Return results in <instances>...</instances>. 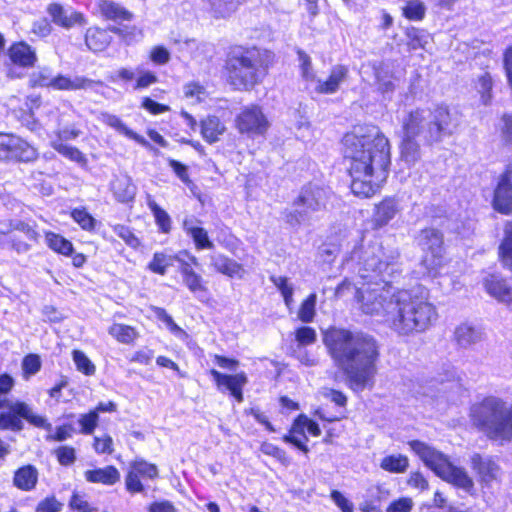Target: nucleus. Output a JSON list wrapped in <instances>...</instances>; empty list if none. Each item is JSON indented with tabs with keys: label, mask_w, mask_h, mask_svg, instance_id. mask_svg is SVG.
I'll return each mask as SVG.
<instances>
[{
	"label": "nucleus",
	"mask_w": 512,
	"mask_h": 512,
	"mask_svg": "<svg viewBox=\"0 0 512 512\" xmlns=\"http://www.w3.org/2000/svg\"><path fill=\"white\" fill-rule=\"evenodd\" d=\"M86 481L90 483H101L104 485H113L120 480V473L114 466L87 470L84 473Z\"/></svg>",
	"instance_id": "obj_26"
},
{
	"label": "nucleus",
	"mask_w": 512,
	"mask_h": 512,
	"mask_svg": "<svg viewBox=\"0 0 512 512\" xmlns=\"http://www.w3.org/2000/svg\"><path fill=\"white\" fill-rule=\"evenodd\" d=\"M219 390H228L230 393L237 389H243L247 384L248 379L244 372L237 373L235 375H228L220 373L219 371L212 369L210 371Z\"/></svg>",
	"instance_id": "obj_21"
},
{
	"label": "nucleus",
	"mask_w": 512,
	"mask_h": 512,
	"mask_svg": "<svg viewBox=\"0 0 512 512\" xmlns=\"http://www.w3.org/2000/svg\"><path fill=\"white\" fill-rule=\"evenodd\" d=\"M62 507V503H60L54 496H51L46 497L38 503L36 512H60Z\"/></svg>",
	"instance_id": "obj_62"
},
{
	"label": "nucleus",
	"mask_w": 512,
	"mask_h": 512,
	"mask_svg": "<svg viewBox=\"0 0 512 512\" xmlns=\"http://www.w3.org/2000/svg\"><path fill=\"white\" fill-rule=\"evenodd\" d=\"M22 368L25 375H34L41 368L40 357L36 354H29L24 357Z\"/></svg>",
	"instance_id": "obj_59"
},
{
	"label": "nucleus",
	"mask_w": 512,
	"mask_h": 512,
	"mask_svg": "<svg viewBox=\"0 0 512 512\" xmlns=\"http://www.w3.org/2000/svg\"><path fill=\"white\" fill-rule=\"evenodd\" d=\"M331 499L341 509L342 512H354L353 503L348 500L341 492L333 490L331 492Z\"/></svg>",
	"instance_id": "obj_64"
},
{
	"label": "nucleus",
	"mask_w": 512,
	"mask_h": 512,
	"mask_svg": "<svg viewBox=\"0 0 512 512\" xmlns=\"http://www.w3.org/2000/svg\"><path fill=\"white\" fill-rule=\"evenodd\" d=\"M131 467L137 472L140 478L155 479L158 477V469L156 465L148 463L144 460L133 462Z\"/></svg>",
	"instance_id": "obj_50"
},
{
	"label": "nucleus",
	"mask_w": 512,
	"mask_h": 512,
	"mask_svg": "<svg viewBox=\"0 0 512 512\" xmlns=\"http://www.w3.org/2000/svg\"><path fill=\"white\" fill-rule=\"evenodd\" d=\"M457 126L449 110L445 106H437L411 111L403 121L404 138L401 144V159L409 166L420 159V147L415 141L433 144L440 142L443 137L451 135Z\"/></svg>",
	"instance_id": "obj_4"
},
{
	"label": "nucleus",
	"mask_w": 512,
	"mask_h": 512,
	"mask_svg": "<svg viewBox=\"0 0 512 512\" xmlns=\"http://www.w3.org/2000/svg\"><path fill=\"white\" fill-rule=\"evenodd\" d=\"M492 85V78L488 73L482 74L476 82V89L480 94L481 101L484 105H488L491 102Z\"/></svg>",
	"instance_id": "obj_45"
},
{
	"label": "nucleus",
	"mask_w": 512,
	"mask_h": 512,
	"mask_svg": "<svg viewBox=\"0 0 512 512\" xmlns=\"http://www.w3.org/2000/svg\"><path fill=\"white\" fill-rule=\"evenodd\" d=\"M409 446L442 480L467 493L474 491V481L465 468L454 465L446 455L422 441H410Z\"/></svg>",
	"instance_id": "obj_8"
},
{
	"label": "nucleus",
	"mask_w": 512,
	"mask_h": 512,
	"mask_svg": "<svg viewBox=\"0 0 512 512\" xmlns=\"http://www.w3.org/2000/svg\"><path fill=\"white\" fill-rule=\"evenodd\" d=\"M57 460L61 465L69 466L76 460L75 449L69 446H61L55 451Z\"/></svg>",
	"instance_id": "obj_58"
},
{
	"label": "nucleus",
	"mask_w": 512,
	"mask_h": 512,
	"mask_svg": "<svg viewBox=\"0 0 512 512\" xmlns=\"http://www.w3.org/2000/svg\"><path fill=\"white\" fill-rule=\"evenodd\" d=\"M94 449L99 454H111L113 452V440L111 436L94 437Z\"/></svg>",
	"instance_id": "obj_61"
},
{
	"label": "nucleus",
	"mask_w": 512,
	"mask_h": 512,
	"mask_svg": "<svg viewBox=\"0 0 512 512\" xmlns=\"http://www.w3.org/2000/svg\"><path fill=\"white\" fill-rule=\"evenodd\" d=\"M438 319L430 291L423 285L398 290L389 327L398 335L409 336L428 330Z\"/></svg>",
	"instance_id": "obj_5"
},
{
	"label": "nucleus",
	"mask_w": 512,
	"mask_h": 512,
	"mask_svg": "<svg viewBox=\"0 0 512 512\" xmlns=\"http://www.w3.org/2000/svg\"><path fill=\"white\" fill-rule=\"evenodd\" d=\"M408 467L409 460L402 454L385 456L380 462V468L390 473H404Z\"/></svg>",
	"instance_id": "obj_36"
},
{
	"label": "nucleus",
	"mask_w": 512,
	"mask_h": 512,
	"mask_svg": "<svg viewBox=\"0 0 512 512\" xmlns=\"http://www.w3.org/2000/svg\"><path fill=\"white\" fill-rule=\"evenodd\" d=\"M101 121L104 124L115 129L120 134H123L126 137L135 140L137 143L141 144L142 146L149 147V148L151 147L149 142L143 136H141V135L135 133L134 131H132L131 129H129L118 116L109 114V113H103V114H101Z\"/></svg>",
	"instance_id": "obj_25"
},
{
	"label": "nucleus",
	"mask_w": 512,
	"mask_h": 512,
	"mask_svg": "<svg viewBox=\"0 0 512 512\" xmlns=\"http://www.w3.org/2000/svg\"><path fill=\"white\" fill-rule=\"evenodd\" d=\"M73 361L78 371L85 375H93L96 371L95 365L86 356V354L80 350L73 351Z\"/></svg>",
	"instance_id": "obj_49"
},
{
	"label": "nucleus",
	"mask_w": 512,
	"mask_h": 512,
	"mask_svg": "<svg viewBox=\"0 0 512 512\" xmlns=\"http://www.w3.org/2000/svg\"><path fill=\"white\" fill-rule=\"evenodd\" d=\"M210 261L215 270L221 274L238 278H242L244 275L242 265L222 254L211 255Z\"/></svg>",
	"instance_id": "obj_24"
},
{
	"label": "nucleus",
	"mask_w": 512,
	"mask_h": 512,
	"mask_svg": "<svg viewBox=\"0 0 512 512\" xmlns=\"http://www.w3.org/2000/svg\"><path fill=\"white\" fill-rule=\"evenodd\" d=\"M198 223L196 219H185L183 229L193 239L197 250L212 249L214 244L210 241L207 231Z\"/></svg>",
	"instance_id": "obj_23"
},
{
	"label": "nucleus",
	"mask_w": 512,
	"mask_h": 512,
	"mask_svg": "<svg viewBox=\"0 0 512 512\" xmlns=\"http://www.w3.org/2000/svg\"><path fill=\"white\" fill-rule=\"evenodd\" d=\"M271 54L256 47L237 48L226 60L227 80L234 89L249 91L268 73Z\"/></svg>",
	"instance_id": "obj_6"
},
{
	"label": "nucleus",
	"mask_w": 512,
	"mask_h": 512,
	"mask_svg": "<svg viewBox=\"0 0 512 512\" xmlns=\"http://www.w3.org/2000/svg\"><path fill=\"white\" fill-rule=\"evenodd\" d=\"M45 240L48 247L59 254L68 256L73 252L72 243L59 234L46 232Z\"/></svg>",
	"instance_id": "obj_39"
},
{
	"label": "nucleus",
	"mask_w": 512,
	"mask_h": 512,
	"mask_svg": "<svg viewBox=\"0 0 512 512\" xmlns=\"http://www.w3.org/2000/svg\"><path fill=\"white\" fill-rule=\"evenodd\" d=\"M71 217L84 230H92L95 226V219L85 209H74Z\"/></svg>",
	"instance_id": "obj_52"
},
{
	"label": "nucleus",
	"mask_w": 512,
	"mask_h": 512,
	"mask_svg": "<svg viewBox=\"0 0 512 512\" xmlns=\"http://www.w3.org/2000/svg\"><path fill=\"white\" fill-rule=\"evenodd\" d=\"M376 78L378 81L379 91L385 98H390L396 87L393 78L382 68L377 71Z\"/></svg>",
	"instance_id": "obj_46"
},
{
	"label": "nucleus",
	"mask_w": 512,
	"mask_h": 512,
	"mask_svg": "<svg viewBox=\"0 0 512 512\" xmlns=\"http://www.w3.org/2000/svg\"><path fill=\"white\" fill-rule=\"evenodd\" d=\"M344 154L350 160L351 190L359 197L369 198L386 180L391 164L388 139L377 126L365 125L346 134Z\"/></svg>",
	"instance_id": "obj_2"
},
{
	"label": "nucleus",
	"mask_w": 512,
	"mask_h": 512,
	"mask_svg": "<svg viewBox=\"0 0 512 512\" xmlns=\"http://www.w3.org/2000/svg\"><path fill=\"white\" fill-rule=\"evenodd\" d=\"M37 158V150L28 142L12 134L0 133L1 160L32 162Z\"/></svg>",
	"instance_id": "obj_13"
},
{
	"label": "nucleus",
	"mask_w": 512,
	"mask_h": 512,
	"mask_svg": "<svg viewBox=\"0 0 512 512\" xmlns=\"http://www.w3.org/2000/svg\"><path fill=\"white\" fill-rule=\"evenodd\" d=\"M316 294H310L301 304L298 311V318L304 323H310L315 316Z\"/></svg>",
	"instance_id": "obj_44"
},
{
	"label": "nucleus",
	"mask_w": 512,
	"mask_h": 512,
	"mask_svg": "<svg viewBox=\"0 0 512 512\" xmlns=\"http://www.w3.org/2000/svg\"><path fill=\"white\" fill-rule=\"evenodd\" d=\"M173 257L162 252L154 254L152 261L149 263V269L157 274L164 275L169 266L172 265Z\"/></svg>",
	"instance_id": "obj_47"
},
{
	"label": "nucleus",
	"mask_w": 512,
	"mask_h": 512,
	"mask_svg": "<svg viewBox=\"0 0 512 512\" xmlns=\"http://www.w3.org/2000/svg\"><path fill=\"white\" fill-rule=\"evenodd\" d=\"M112 32L119 35L126 44H132L134 42H138L143 38V32L136 26L124 25L122 27H112L110 28Z\"/></svg>",
	"instance_id": "obj_42"
},
{
	"label": "nucleus",
	"mask_w": 512,
	"mask_h": 512,
	"mask_svg": "<svg viewBox=\"0 0 512 512\" xmlns=\"http://www.w3.org/2000/svg\"><path fill=\"white\" fill-rule=\"evenodd\" d=\"M330 191L316 184L304 186L293 203L294 208L282 213L284 221L292 227L306 222L310 215L326 207Z\"/></svg>",
	"instance_id": "obj_9"
},
{
	"label": "nucleus",
	"mask_w": 512,
	"mask_h": 512,
	"mask_svg": "<svg viewBox=\"0 0 512 512\" xmlns=\"http://www.w3.org/2000/svg\"><path fill=\"white\" fill-rule=\"evenodd\" d=\"M349 74L347 66L342 64L334 65L325 79L317 78L313 88L319 94H335L340 86L346 82Z\"/></svg>",
	"instance_id": "obj_17"
},
{
	"label": "nucleus",
	"mask_w": 512,
	"mask_h": 512,
	"mask_svg": "<svg viewBox=\"0 0 512 512\" xmlns=\"http://www.w3.org/2000/svg\"><path fill=\"white\" fill-rule=\"evenodd\" d=\"M183 283L192 293H202L206 292V287L203 284L202 277L196 272L182 278Z\"/></svg>",
	"instance_id": "obj_57"
},
{
	"label": "nucleus",
	"mask_w": 512,
	"mask_h": 512,
	"mask_svg": "<svg viewBox=\"0 0 512 512\" xmlns=\"http://www.w3.org/2000/svg\"><path fill=\"white\" fill-rule=\"evenodd\" d=\"M8 56L13 64L21 67H31L37 60L35 51L24 42L13 44L8 50Z\"/></svg>",
	"instance_id": "obj_22"
},
{
	"label": "nucleus",
	"mask_w": 512,
	"mask_h": 512,
	"mask_svg": "<svg viewBox=\"0 0 512 512\" xmlns=\"http://www.w3.org/2000/svg\"><path fill=\"white\" fill-rule=\"evenodd\" d=\"M417 240L424 252L422 265L429 276L436 277L444 265L443 235L436 229L426 228L421 230Z\"/></svg>",
	"instance_id": "obj_11"
},
{
	"label": "nucleus",
	"mask_w": 512,
	"mask_h": 512,
	"mask_svg": "<svg viewBox=\"0 0 512 512\" xmlns=\"http://www.w3.org/2000/svg\"><path fill=\"white\" fill-rule=\"evenodd\" d=\"M112 191L119 202L132 201L136 194V187L128 176L117 177L112 182Z\"/></svg>",
	"instance_id": "obj_30"
},
{
	"label": "nucleus",
	"mask_w": 512,
	"mask_h": 512,
	"mask_svg": "<svg viewBox=\"0 0 512 512\" xmlns=\"http://www.w3.org/2000/svg\"><path fill=\"white\" fill-rule=\"evenodd\" d=\"M99 416L97 411H90L87 414H82L79 418V424L81 425V432L83 434H91L98 424Z\"/></svg>",
	"instance_id": "obj_55"
},
{
	"label": "nucleus",
	"mask_w": 512,
	"mask_h": 512,
	"mask_svg": "<svg viewBox=\"0 0 512 512\" xmlns=\"http://www.w3.org/2000/svg\"><path fill=\"white\" fill-rule=\"evenodd\" d=\"M454 335L457 343L464 348L470 347L482 339L481 331L467 323L459 325Z\"/></svg>",
	"instance_id": "obj_33"
},
{
	"label": "nucleus",
	"mask_w": 512,
	"mask_h": 512,
	"mask_svg": "<svg viewBox=\"0 0 512 512\" xmlns=\"http://www.w3.org/2000/svg\"><path fill=\"white\" fill-rule=\"evenodd\" d=\"M38 481V471L33 465H25L16 470L13 483L23 491H31Z\"/></svg>",
	"instance_id": "obj_27"
},
{
	"label": "nucleus",
	"mask_w": 512,
	"mask_h": 512,
	"mask_svg": "<svg viewBox=\"0 0 512 512\" xmlns=\"http://www.w3.org/2000/svg\"><path fill=\"white\" fill-rule=\"evenodd\" d=\"M470 418L490 440L512 442V402L486 397L471 407Z\"/></svg>",
	"instance_id": "obj_7"
},
{
	"label": "nucleus",
	"mask_w": 512,
	"mask_h": 512,
	"mask_svg": "<svg viewBox=\"0 0 512 512\" xmlns=\"http://www.w3.org/2000/svg\"><path fill=\"white\" fill-rule=\"evenodd\" d=\"M178 45V50L187 53L190 57L198 62L205 60L211 52V46L208 43L197 41L193 38H185L183 40H174Z\"/></svg>",
	"instance_id": "obj_19"
},
{
	"label": "nucleus",
	"mask_w": 512,
	"mask_h": 512,
	"mask_svg": "<svg viewBox=\"0 0 512 512\" xmlns=\"http://www.w3.org/2000/svg\"><path fill=\"white\" fill-rule=\"evenodd\" d=\"M398 205L395 199L386 198L376 206L373 222L376 227H383L398 213Z\"/></svg>",
	"instance_id": "obj_28"
},
{
	"label": "nucleus",
	"mask_w": 512,
	"mask_h": 512,
	"mask_svg": "<svg viewBox=\"0 0 512 512\" xmlns=\"http://www.w3.org/2000/svg\"><path fill=\"white\" fill-rule=\"evenodd\" d=\"M225 129L224 124L216 116H208L201 122V134L208 143L217 142Z\"/></svg>",
	"instance_id": "obj_32"
},
{
	"label": "nucleus",
	"mask_w": 512,
	"mask_h": 512,
	"mask_svg": "<svg viewBox=\"0 0 512 512\" xmlns=\"http://www.w3.org/2000/svg\"><path fill=\"white\" fill-rule=\"evenodd\" d=\"M136 71L138 77L136 79L134 89H145L158 82V78L155 73L140 68H137Z\"/></svg>",
	"instance_id": "obj_54"
},
{
	"label": "nucleus",
	"mask_w": 512,
	"mask_h": 512,
	"mask_svg": "<svg viewBox=\"0 0 512 512\" xmlns=\"http://www.w3.org/2000/svg\"><path fill=\"white\" fill-rule=\"evenodd\" d=\"M345 265L354 269L363 280L356 287L344 280L336 288L335 294L342 297L346 290L355 288V297L363 313L380 317L389 325L390 312L394 310L396 293L391 280L402 272L400 253L395 248H385L379 242L354 248Z\"/></svg>",
	"instance_id": "obj_1"
},
{
	"label": "nucleus",
	"mask_w": 512,
	"mask_h": 512,
	"mask_svg": "<svg viewBox=\"0 0 512 512\" xmlns=\"http://www.w3.org/2000/svg\"><path fill=\"white\" fill-rule=\"evenodd\" d=\"M484 286L487 293L492 297L507 304L512 303V289L501 277L490 275L485 279Z\"/></svg>",
	"instance_id": "obj_20"
},
{
	"label": "nucleus",
	"mask_w": 512,
	"mask_h": 512,
	"mask_svg": "<svg viewBox=\"0 0 512 512\" xmlns=\"http://www.w3.org/2000/svg\"><path fill=\"white\" fill-rule=\"evenodd\" d=\"M299 61H300V67H301V74L303 79L314 86L317 77L316 74L312 68V62L311 58L303 51H298Z\"/></svg>",
	"instance_id": "obj_48"
},
{
	"label": "nucleus",
	"mask_w": 512,
	"mask_h": 512,
	"mask_svg": "<svg viewBox=\"0 0 512 512\" xmlns=\"http://www.w3.org/2000/svg\"><path fill=\"white\" fill-rule=\"evenodd\" d=\"M125 484L126 489L131 493H140L143 492L144 490V486L141 483L140 476L131 466L126 476Z\"/></svg>",
	"instance_id": "obj_60"
},
{
	"label": "nucleus",
	"mask_w": 512,
	"mask_h": 512,
	"mask_svg": "<svg viewBox=\"0 0 512 512\" xmlns=\"http://www.w3.org/2000/svg\"><path fill=\"white\" fill-rule=\"evenodd\" d=\"M147 205L155 218L159 230L165 234L169 233L172 228L169 214L151 198L148 199Z\"/></svg>",
	"instance_id": "obj_40"
},
{
	"label": "nucleus",
	"mask_w": 512,
	"mask_h": 512,
	"mask_svg": "<svg viewBox=\"0 0 512 512\" xmlns=\"http://www.w3.org/2000/svg\"><path fill=\"white\" fill-rule=\"evenodd\" d=\"M409 38V46L411 49L416 50L418 48H425L428 44L429 35L420 31L419 29L412 28L407 32Z\"/></svg>",
	"instance_id": "obj_53"
},
{
	"label": "nucleus",
	"mask_w": 512,
	"mask_h": 512,
	"mask_svg": "<svg viewBox=\"0 0 512 512\" xmlns=\"http://www.w3.org/2000/svg\"><path fill=\"white\" fill-rule=\"evenodd\" d=\"M295 339L298 346H308L316 342L317 334L314 328L302 326L295 331Z\"/></svg>",
	"instance_id": "obj_51"
},
{
	"label": "nucleus",
	"mask_w": 512,
	"mask_h": 512,
	"mask_svg": "<svg viewBox=\"0 0 512 512\" xmlns=\"http://www.w3.org/2000/svg\"><path fill=\"white\" fill-rule=\"evenodd\" d=\"M509 174L504 172L497 183L494 190L492 201L493 208L504 215L512 213V183Z\"/></svg>",
	"instance_id": "obj_16"
},
{
	"label": "nucleus",
	"mask_w": 512,
	"mask_h": 512,
	"mask_svg": "<svg viewBox=\"0 0 512 512\" xmlns=\"http://www.w3.org/2000/svg\"><path fill=\"white\" fill-rule=\"evenodd\" d=\"M47 12L56 25L66 29L84 23V17L80 12L74 11L71 7L63 6L57 2L50 4L47 8Z\"/></svg>",
	"instance_id": "obj_18"
},
{
	"label": "nucleus",
	"mask_w": 512,
	"mask_h": 512,
	"mask_svg": "<svg viewBox=\"0 0 512 512\" xmlns=\"http://www.w3.org/2000/svg\"><path fill=\"white\" fill-rule=\"evenodd\" d=\"M470 462L483 486L490 487L500 480L501 468L492 458L475 453L471 456Z\"/></svg>",
	"instance_id": "obj_15"
},
{
	"label": "nucleus",
	"mask_w": 512,
	"mask_h": 512,
	"mask_svg": "<svg viewBox=\"0 0 512 512\" xmlns=\"http://www.w3.org/2000/svg\"><path fill=\"white\" fill-rule=\"evenodd\" d=\"M424 13L425 8L422 2H407V5L403 7L404 16L410 20H420L423 18Z\"/></svg>",
	"instance_id": "obj_56"
},
{
	"label": "nucleus",
	"mask_w": 512,
	"mask_h": 512,
	"mask_svg": "<svg viewBox=\"0 0 512 512\" xmlns=\"http://www.w3.org/2000/svg\"><path fill=\"white\" fill-rule=\"evenodd\" d=\"M108 333L118 342L123 344H130L138 337V332L135 328L119 323H115L110 326Z\"/></svg>",
	"instance_id": "obj_38"
},
{
	"label": "nucleus",
	"mask_w": 512,
	"mask_h": 512,
	"mask_svg": "<svg viewBox=\"0 0 512 512\" xmlns=\"http://www.w3.org/2000/svg\"><path fill=\"white\" fill-rule=\"evenodd\" d=\"M323 343L353 390L362 391L373 381L377 372L379 346L372 336L331 327L324 332Z\"/></svg>",
	"instance_id": "obj_3"
},
{
	"label": "nucleus",
	"mask_w": 512,
	"mask_h": 512,
	"mask_svg": "<svg viewBox=\"0 0 512 512\" xmlns=\"http://www.w3.org/2000/svg\"><path fill=\"white\" fill-rule=\"evenodd\" d=\"M237 9L236 2H204L203 11L212 20L226 19Z\"/></svg>",
	"instance_id": "obj_31"
},
{
	"label": "nucleus",
	"mask_w": 512,
	"mask_h": 512,
	"mask_svg": "<svg viewBox=\"0 0 512 512\" xmlns=\"http://www.w3.org/2000/svg\"><path fill=\"white\" fill-rule=\"evenodd\" d=\"M270 123L257 105L246 106L236 117V127L240 133L248 135H264Z\"/></svg>",
	"instance_id": "obj_14"
},
{
	"label": "nucleus",
	"mask_w": 512,
	"mask_h": 512,
	"mask_svg": "<svg viewBox=\"0 0 512 512\" xmlns=\"http://www.w3.org/2000/svg\"><path fill=\"white\" fill-rule=\"evenodd\" d=\"M54 134L55 138L53 140H59L64 143L65 141L76 139L81 134V131L74 124H69L65 114H61L58 118Z\"/></svg>",
	"instance_id": "obj_35"
},
{
	"label": "nucleus",
	"mask_w": 512,
	"mask_h": 512,
	"mask_svg": "<svg viewBox=\"0 0 512 512\" xmlns=\"http://www.w3.org/2000/svg\"><path fill=\"white\" fill-rule=\"evenodd\" d=\"M30 84L32 87L49 88L57 91H76L92 89L95 85H102L101 81L89 79L84 76H75L73 78L55 74L50 67H42L30 75Z\"/></svg>",
	"instance_id": "obj_10"
},
{
	"label": "nucleus",
	"mask_w": 512,
	"mask_h": 512,
	"mask_svg": "<svg viewBox=\"0 0 512 512\" xmlns=\"http://www.w3.org/2000/svg\"><path fill=\"white\" fill-rule=\"evenodd\" d=\"M504 236L499 245L498 254L501 262L507 268H512V221L504 225Z\"/></svg>",
	"instance_id": "obj_34"
},
{
	"label": "nucleus",
	"mask_w": 512,
	"mask_h": 512,
	"mask_svg": "<svg viewBox=\"0 0 512 512\" xmlns=\"http://www.w3.org/2000/svg\"><path fill=\"white\" fill-rule=\"evenodd\" d=\"M111 42V36L106 30L92 27L85 34V43L93 52L105 50Z\"/></svg>",
	"instance_id": "obj_29"
},
{
	"label": "nucleus",
	"mask_w": 512,
	"mask_h": 512,
	"mask_svg": "<svg viewBox=\"0 0 512 512\" xmlns=\"http://www.w3.org/2000/svg\"><path fill=\"white\" fill-rule=\"evenodd\" d=\"M12 231H20L24 233L26 237L31 241L38 242L39 240V233L35 230V228L23 221H10V228H8L7 230H1L3 234H9Z\"/></svg>",
	"instance_id": "obj_43"
},
{
	"label": "nucleus",
	"mask_w": 512,
	"mask_h": 512,
	"mask_svg": "<svg viewBox=\"0 0 512 512\" xmlns=\"http://www.w3.org/2000/svg\"><path fill=\"white\" fill-rule=\"evenodd\" d=\"M100 11L102 16L108 20H129L132 17V14L118 2H101Z\"/></svg>",
	"instance_id": "obj_37"
},
{
	"label": "nucleus",
	"mask_w": 512,
	"mask_h": 512,
	"mask_svg": "<svg viewBox=\"0 0 512 512\" xmlns=\"http://www.w3.org/2000/svg\"><path fill=\"white\" fill-rule=\"evenodd\" d=\"M413 501L411 498L403 497L393 501L388 507L387 512H410L413 508Z\"/></svg>",
	"instance_id": "obj_63"
},
{
	"label": "nucleus",
	"mask_w": 512,
	"mask_h": 512,
	"mask_svg": "<svg viewBox=\"0 0 512 512\" xmlns=\"http://www.w3.org/2000/svg\"><path fill=\"white\" fill-rule=\"evenodd\" d=\"M51 146L55 151L71 161H74L78 164L86 163L84 154L76 147L69 146L60 142L59 140H51Z\"/></svg>",
	"instance_id": "obj_41"
},
{
	"label": "nucleus",
	"mask_w": 512,
	"mask_h": 512,
	"mask_svg": "<svg viewBox=\"0 0 512 512\" xmlns=\"http://www.w3.org/2000/svg\"><path fill=\"white\" fill-rule=\"evenodd\" d=\"M6 408L7 411L0 413V429L2 430L21 431L24 428L23 419L39 428H44L45 426L46 419L36 415L25 402H10L7 403Z\"/></svg>",
	"instance_id": "obj_12"
}]
</instances>
